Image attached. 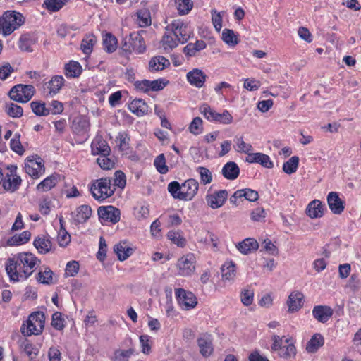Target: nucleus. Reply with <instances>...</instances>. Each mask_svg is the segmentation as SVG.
Here are the masks:
<instances>
[{
	"mask_svg": "<svg viewBox=\"0 0 361 361\" xmlns=\"http://www.w3.org/2000/svg\"><path fill=\"white\" fill-rule=\"evenodd\" d=\"M40 264L31 252H20L6 260L5 269L11 281L25 280L35 271Z\"/></svg>",
	"mask_w": 361,
	"mask_h": 361,
	"instance_id": "f257e3e1",
	"label": "nucleus"
},
{
	"mask_svg": "<svg viewBox=\"0 0 361 361\" xmlns=\"http://www.w3.org/2000/svg\"><path fill=\"white\" fill-rule=\"evenodd\" d=\"M114 190L111 180L109 178H102L94 180L90 188L92 196L99 201H103L112 196Z\"/></svg>",
	"mask_w": 361,
	"mask_h": 361,
	"instance_id": "f03ea898",
	"label": "nucleus"
},
{
	"mask_svg": "<svg viewBox=\"0 0 361 361\" xmlns=\"http://www.w3.org/2000/svg\"><path fill=\"white\" fill-rule=\"evenodd\" d=\"M45 315L42 312H36L31 314L27 321V327L25 324L21 326V332L24 336H31L32 334H40L44 327Z\"/></svg>",
	"mask_w": 361,
	"mask_h": 361,
	"instance_id": "7ed1b4c3",
	"label": "nucleus"
},
{
	"mask_svg": "<svg viewBox=\"0 0 361 361\" xmlns=\"http://www.w3.org/2000/svg\"><path fill=\"white\" fill-rule=\"evenodd\" d=\"M3 35L7 36L20 27L25 22L23 16L15 11H8L1 16Z\"/></svg>",
	"mask_w": 361,
	"mask_h": 361,
	"instance_id": "20e7f679",
	"label": "nucleus"
},
{
	"mask_svg": "<svg viewBox=\"0 0 361 361\" xmlns=\"http://www.w3.org/2000/svg\"><path fill=\"white\" fill-rule=\"evenodd\" d=\"M166 32H171L178 38L180 43L184 44L192 37L193 32L191 27L180 20H174L166 27Z\"/></svg>",
	"mask_w": 361,
	"mask_h": 361,
	"instance_id": "39448f33",
	"label": "nucleus"
},
{
	"mask_svg": "<svg viewBox=\"0 0 361 361\" xmlns=\"http://www.w3.org/2000/svg\"><path fill=\"white\" fill-rule=\"evenodd\" d=\"M35 93V87L31 85L18 84L9 91L8 95L12 100L26 103L31 99Z\"/></svg>",
	"mask_w": 361,
	"mask_h": 361,
	"instance_id": "423d86ee",
	"label": "nucleus"
},
{
	"mask_svg": "<svg viewBox=\"0 0 361 361\" xmlns=\"http://www.w3.org/2000/svg\"><path fill=\"white\" fill-rule=\"evenodd\" d=\"M175 294L178 304L185 310L194 308L197 304V298L190 291H186L183 288H177L175 290Z\"/></svg>",
	"mask_w": 361,
	"mask_h": 361,
	"instance_id": "0eeeda50",
	"label": "nucleus"
},
{
	"mask_svg": "<svg viewBox=\"0 0 361 361\" xmlns=\"http://www.w3.org/2000/svg\"><path fill=\"white\" fill-rule=\"evenodd\" d=\"M195 257L192 253L181 257L177 262L178 274L183 276L191 275L195 269Z\"/></svg>",
	"mask_w": 361,
	"mask_h": 361,
	"instance_id": "6e6552de",
	"label": "nucleus"
},
{
	"mask_svg": "<svg viewBox=\"0 0 361 361\" xmlns=\"http://www.w3.org/2000/svg\"><path fill=\"white\" fill-rule=\"evenodd\" d=\"M228 191L220 190L213 193L207 194L205 197L207 204L212 209H218L224 205L228 198Z\"/></svg>",
	"mask_w": 361,
	"mask_h": 361,
	"instance_id": "1a4fd4ad",
	"label": "nucleus"
},
{
	"mask_svg": "<svg viewBox=\"0 0 361 361\" xmlns=\"http://www.w3.org/2000/svg\"><path fill=\"white\" fill-rule=\"evenodd\" d=\"M99 217L104 221L116 224L120 221V210L111 205L99 207L98 209Z\"/></svg>",
	"mask_w": 361,
	"mask_h": 361,
	"instance_id": "9d476101",
	"label": "nucleus"
},
{
	"mask_svg": "<svg viewBox=\"0 0 361 361\" xmlns=\"http://www.w3.org/2000/svg\"><path fill=\"white\" fill-rule=\"evenodd\" d=\"M134 85L137 90L147 92L149 91L161 90L166 87V82H164L162 79L154 80H143L136 81Z\"/></svg>",
	"mask_w": 361,
	"mask_h": 361,
	"instance_id": "9b49d317",
	"label": "nucleus"
},
{
	"mask_svg": "<svg viewBox=\"0 0 361 361\" xmlns=\"http://www.w3.org/2000/svg\"><path fill=\"white\" fill-rule=\"evenodd\" d=\"M199 183L194 178H189L182 183V198L184 201L192 200L197 194Z\"/></svg>",
	"mask_w": 361,
	"mask_h": 361,
	"instance_id": "f8f14e48",
	"label": "nucleus"
},
{
	"mask_svg": "<svg viewBox=\"0 0 361 361\" xmlns=\"http://www.w3.org/2000/svg\"><path fill=\"white\" fill-rule=\"evenodd\" d=\"M16 167L11 166L10 169L11 174L7 173L5 178L3 177V187L6 190L14 191L18 188L21 183V178L16 174Z\"/></svg>",
	"mask_w": 361,
	"mask_h": 361,
	"instance_id": "ddd939ff",
	"label": "nucleus"
},
{
	"mask_svg": "<svg viewBox=\"0 0 361 361\" xmlns=\"http://www.w3.org/2000/svg\"><path fill=\"white\" fill-rule=\"evenodd\" d=\"M327 202L329 209L335 214H341L345 209V201L339 197L336 192H331L328 194Z\"/></svg>",
	"mask_w": 361,
	"mask_h": 361,
	"instance_id": "4468645a",
	"label": "nucleus"
},
{
	"mask_svg": "<svg viewBox=\"0 0 361 361\" xmlns=\"http://www.w3.org/2000/svg\"><path fill=\"white\" fill-rule=\"evenodd\" d=\"M188 82L197 88H201L204 85L207 75L199 68H193L186 75Z\"/></svg>",
	"mask_w": 361,
	"mask_h": 361,
	"instance_id": "2eb2a0df",
	"label": "nucleus"
},
{
	"mask_svg": "<svg viewBox=\"0 0 361 361\" xmlns=\"http://www.w3.org/2000/svg\"><path fill=\"white\" fill-rule=\"evenodd\" d=\"M26 173L33 178H37L44 172V169L41 160L27 159L25 163Z\"/></svg>",
	"mask_w": 361,
	"mask_h": 361,
	"instance_id": "dca6fc26",
	"label": "nucleus"
},
{
	"mask_svg": "<svg viewBox=\"0 0 361 361\" xmlns=\"http://www.w3.org/2000/svg\"><path fill=\"white\" fill-rule=\"evenodd\" d=\"M333 310L327 305H316L312 310L314 318L321 323H326L333 315Z\"/></svg>",
	"mask_w": 361,
	"mask_h": 361,
	"instance_id": "f3484780",
	"label": "nucleus"
},
{
	"mask_svg": "<svg viewBox=\"0 0 361 361\" xmlns=\"http://www.w3.org/2000/svg\"><path fill=\"white\" fill-rule=\"evenodd\" d=\"M90 126L89 120L87 118L79 116L74 119L72 128L76 134L87 137L90 130Z\"/></svg>",
	"mask_w": 361,
	"mask_h": 361,
	"instance_id": "a211bd4d",
	"label": "nucleus"
},
{
	"mask_svg": "<svg viewBox=\"0 0 361 361\" xmlns=\"http://www.w3.org/2000/svg\"><path fill=\"white\" fill-rule=\"evenodd\" d=\"M246 161L248 163H257L262 166L271 169L274 166L273 162L269 157L261 152L252 153L246 157Z\"/></svg>",
	"mask_w": 361,
	"mask_h": 361,
	"instance_id": "6ab92c4d",
	"label": "nucleus"
},
{
	"mask_svg": "<svg viewBox=\"0 0 361 361\" xmlns=\"http://www.w3.org/2000/svg\"><path fill=\"white\" fill-rule=\"evenodd\" d=\"M306 214L311 219L320 218L324 215V206L319 200L310 202L307 208Z\"/></svg>",
	"mask_w": 361,
	"mask_h": 361,
	"instance_id": "aec40b11",
	"label": "nucleus"
},
{
	"mask_svg": "<svg viewBox=\"0 0 361 361\" xmlns=\"http://www.w3.org/2000/svg\"><path fill=\"white\" fill-rule=\"evenodd\" d=\"M91 147L94 154L109 155L111 152L107 142L102 137H97L93 140Z\"/></svg>",
	"mask_w": 361,
	"mask_h": 361,
	"instance_id": "412c9836",
	"label": "nucleus"
},
{
	"mask_svg": "<svg viewBox=\"0 0 361 361\" xmlns=\"http://www.w3.org/2000/svg\"><path fill=\"white\" fill-rule=\"evenodd\" d=\"M197 341L201 355L205 357L210 356L213 352L211 336L209 335H204L199 338Z\"/></svg>",
	"mask_w": 361,
	"mask_h": 361,
	"instance_id": "4be33fe9",
	"label": "nucleus"
},
{
	"mask_svg": "<svg viewBox=\"0 0 361 361\" xmlns=\"http://www.w3.org/2000/svg\"><path fill=\"white\" fill-rule=\"evenodd\" d=\"M303 297V294L301 292H292L287 301L288 311L292 312L298 311L302 306Z\"/></svg>",
	"mask_w": 361,
	"mask_h": 361,
	"instance_id": "5701e85b",
	"label": "nucleus"
},
{
	"mask_svg": "<svg viewBox=\"0 0 361 361\" xmlns=\"http://www.w3.org/2000/svg\"><path fill=\"white\" fill-rule=\"evenodd\" d=\"M207 47V44L203 40H197L195 43H188L183 48V53L188 57H193L197 56V54L204 49Z\"/></svg>",
	"mask_w": 361,
	"mask_h": 361,
	"instance_id": "b1692460",
	"label": "nucleus"
},
{
	"mask_svg": "<svg viewBox=\"0 0 361 361\" xmlns=\"http://www.w3.org/2000/svg\"><path fill=\"white\" fill-rule=\"evenodd\" d=\"M259 247L257 241L252 238H248L239 243L237 245L238 250L243 255H248L256 251Z\"/></svg>",
	"mask_w": 361,
	"mask_h": 361,
	"instance_id": "393cba45",
	"label": "nucleus"
},
{
	"mask_svg": "<svg viewBox=\"0 0 361 361\" xmlns=\"http://www.w3.org/2000/svg\"><path fill=\"white\" fill-rule=\"evenodd\" d=\"M130 43L133 51L142 54L146 50L144 38L138 32L130 33Z\"/></svg>",
	"mask_w": 361,
	"mask_h": 361,
	"instance_id": "a878e982",
	"label": "nucleus"
},
{
	"mask_svg": "<svg viewBox=\"0 0 361 361\" xmlns=\"http://www.w3.org/2000/svg\"><path fill=\"white\" fill-rule=\"evenodd\" d=\"M92 209L88 205L78 207L73 214L74 221L78 224L85 223L91 216Z\"/></svg>",
	"mask_w": 361,
	"mask_h": 361,
	"instance_id": "bb28decb",
	"label": "nucleus"
},
{
	"mask_svg": "<svg viewBox=\"0 0 361 361\" xmlns=\"http://www.w3.org/2000/svg\"><path fill=\"white\" fill-rule=\"evenodd\" d=\"M324 344V338L319 333L314 334L306 345V350L310 353H316Z\"/></svg>",
	"mask_w": 361,
	"mask_h": 361,
	"instance_id": "cd10ccee",
	"label": "nucleus"
},
{
	"mask_svg": "<svg viewBox=\"0 0 361 361\" xmlns=\"http://www.w3.org/2000/svg\"><path fill=\"white\" fill-rule=\"evenodd\" d=\"M129 110L138 116L147 114L148 105L142 99H134L128 105Z\"/></svg>",
	"mask_w": 361,
	"mask_h": 361,
	"instance_id": "c85d7f7f",
	"label": "nucleus"
},
{
	"mask_svg": "<svg viewBox=\"0 0 361 361\" xmlns=\"http://www.w3.org/2000/svg\"><path fill=\"white\" fill-rule=\"evenodd\" d=\"M240 173V169L236 163L229 161L226 163L222 169L223 176L228 180L235 179Z\"/></svg>",
	"mask_w": 361,
	"mask_h": 361,
	"instance_id": "c756f323",
	"label": "nucleus"
},
{
	"mask_svg": "<svg viewBox=\"0 0 361 361\" xmlns=\"http://www.w3.org/2000/svg\"><path fill=\"white\" fill-rule=\"evenodd\" d=\"M170 65L169 61L164 56H157L151 59L149 63L150 71H159Z\"/></svg>",
	"mask_w": 361,
	"mask_h": 361,
	"instance_id": "7c9ffc66",
	"label": "nucleus"
},
{
	"mask_svg": "<svg viewBox=\"0 0 361 361\" xmlns=\"http://www.w3.org/2000/svg\"><path fill=\"white\" fill-rule=\"evenodd\" d=\"M180 43L178 38L175 37L171 32L165 33L161 40L162 47L165 51H171L176 48Z\"/></svg>",
	"mask_w": 361,
	"mask_h": 361,
	"instance_id": "2f4dec72",
	"label": "nucleus"
},
{
	"mask_svg": "<svg viewBox=\"0 0 361 361\" xmlns=\"http://www.w3.org/2000/svg\"><path fill=\"white\" fill-rule=\"evenodd\" d=\"M285 342L287 345H283L276 353L278 355L284 359L293 358L296 355V348L293 343H288L289 339L286 338Z\"/></svg>",
	"mask_w": 361,
	"mask_h": 361,
	"instance_id": "473e14b6",
	"label": "nucleus"
},
{
	"mask_svg": "<svg viewBox=\"0 0 361 361\" xmlns=\"http://www.w3.org/2000/svg\"><path fill=\"white\" fill-rule=\"evenodd\" d=\"M33 245L41 254H46L51 249V241L44 236H38L33 242Z\"/></svg>",
	"mask_w": 361,
	"mask_h": 361,
	"instance_id": "72a5a7b5",
	"label": "nucleus"
},
{
	"mask_svg": "<svg viewBox=\"0 0 361 361\" xmlns=\"http://www.w3.org/2000/svg\"><path fill=\"white\" fill-rule=\"evenodd\" d=\"M114 252L120 261H124L133 254V249L123 242L114 246Z\"/></svg>",
	"mask_w": 361,
	"mask_h": 361,
	"instance_id": "f704fd0d",
	"label": "nucleus"
},
{
	"mask_svg": "<svg viewBox=\"0 0 361 361\" xmlns=\"http://www.w3.org/2000/svg\"><path fill=\"white\" fill-rule=\"evenodd\" d=\"M234 148L238 152L246 154L247 156L252 154L251 152L253 150L252 145L245 142L243 136L236 135L234 138Z\"/></svg>",
	"mask_w": 361,
	"mask_h": 361,
	"instance_id": "c9c22d12",
	"label": "nucleus"
},
{
	"mask_svg": "<svg viewBox=\"0 0 361 361\" xmlns=\"http://www.w3.org/2000/svg\"><path fill=\"white\" fill-rule=\"evenodd\" d=\"M82 73L80 64L74 61H71L65 66V75L69 78H77Z\"/></svg>",
	"mask_w": 361,
	"mask_h": 361,
	"instance_id": "e433bc0d",
	"label": "nucleus"
},
{
	"mask_svg": "<svg viewBox=\"0 0 361 361\" xmlns=\"http://www.w3.org/2000/svg\"><path fill=\"white\" fill-rule=\"evenodd\" d=\"M224 280H233L235 276V264L233 262H226L221 267Z\"/></svg>",
	"mask_w": 361,
	"mask_h": 361,
	"instance_id": "4c0bfd02",
	"label": "nucleus"
},
{
	"mask_svg": "<svg viewBox=\"0 0 361 361\" xmlns=\"http://www.w3.org/2000/svg\"><path fill=\"white\" fill-rule=\"evenodd\" d=\"M53 276V271L49 267H45L44 270L41 269L38 272L37 280L41 283L50 285L54 283Z\"/></svg>",
	"mask_w": 361,
	"mask_h": 361,
	"instance_id": "58836bf2",
	"label": "nucleus"
},
{
	"mask_svg": "<svg viewBox=\"0 0 361 361\" xmlns=\"http://www.w3.org/2000/svg\"><path fill=\"white\" fill-rule=\"evenodd\" d=\"M64 84V79L61 75H55L49 82V93L56 94L59 92Z\"/></svg>",
	"mask_w": 361,
	"mask_h": 361,
	"instance_id": "ea45409f",
	"label": "nucleus"
},
{
	"mask_svg": "<svg viewBox=\"0 0 361 361\" xmlns=\"http://www.w3.org/2000/svg\"><path fill=\"white\" fill-rule=\"evenodd\" d=\"M57 181L58 178L56 176H51L43 180L42 182H40L37 185V188L39 191H48L56 185Z\"/></svg>",
	"mask_w": 361,
	"mask_h": 361,
	"instance_id": "a19ab883",
	"label": "nucleus"
},
{
	"mask_svg": "<svg viewBox=\"0 0 361 361\" xmlns=\"http://www.w3.org/2000/svg\"><path fill=\"white\" fill-rule=\"evenodd\" d=\"M95 42L96 37L93 35H86L81 42L82 52L86 55H89L92 52Z\"/></svg>",
	"mask_w": 361,
	"mask_h": 361,
	"instance_id": "79ce46f5",
	"label": "nucleus"
},
{
	"mask_svg": "<svg viewBox=\"0 0 361 361\" xmlns=\"http://www.w3.org/2000/svg\"><path fill=\"white\" fill-rule=\"evenodd\" d=\"M104 49L109 53H112L117 48V39L111 34L108 33L105 35L103 40Z\"/></svg>",
	"mask_w": 361,
	"mask_h": 361,
	"instance_id": "37998d69",
	"label": "nucleus"
},
{
	"mask_svg": "<svg viewBox=\"0 0 361 361\" xmlns=\"http://www.w3.org/2000/svg\"><path fill=\"white\" fill-rule=\"evenodd\" d=\"M298 164V157L293 156L283 164V170L287 174H292L297 171Z\"/></svg>",
	"mask_w": 361,
	"mask_h": 361,
	"instance_id": "c03bdc74",
	"label": "nucleus"
},
{
	"mask_svg": "<svg viewBox=\"0 0 361 361\" xmlns=\"http://www.w3.org/2000/svg\"><path fill=\"white\" fill-rule=\"evenodd\" d=\"M168 191L174 199L183 200L182 185L178 181H172L168 185Z\"/></svg>",
	"mask_w": 361,
	"mask_h": 361,
	"instance_id": "a18cd8bd",
	"label": "nucleus"
},
{
	"mask_svg": "<svg viewBox=\"0 0 361 361\" xmlns=\"http://www.w3.org/2000/svg\"><path fill=\"white\" fill-rule=\"evenodd\" d=\"M167 238L178 247H183L185 245L186 240L180 231H170L167 233Z\"/></svg>",
	"mask_w": 361,
	"mask_h": 361,
	"instance_id": "49530a36",
	"label": "nucleus"
},
{
	"mask_svg": "<svg viewBox=\"0 0 361 361\" xmlns=\"http://www.w3.org/2000/svg\"><path fill=\"white\" fill-rule=\"evenodd\" d=\"M30 232L25 231L18 235L13 236L10 240H8V243L10 245H18L20 244H24L30 239Z\"/></svg>",
	"mask_w": 361,
	"mask_h": 361,
	"instance_id": "de8ad7c7",
	"label": "nucleus"
},
{
	"mask_svg": "<svg viewBox=\"0 0 361 361\" xmlns=\"http://www.w3.org/2000/svg\"><path fill=\"white\" fill-rule=\"evenodd\" d=\"M137 20L140 27H146L151 23V16L149 10L144 8L136 13Z\"/></svg>",
	"mask_w": 361,
	"mask_h": 361,
	"instance_id": "09e8293b",
	"label": "nucleus"
},
{
	"mask_svg": "<svg viewBox=\"0 0 361 361\" xmlns=\"http://www.w3.org/2000/svg\"><path fill=\"white\" fill-rule=\"evenodd\" d=\"M30 106L33 113L37 116H47L50 114L49 108L46 107L44 102H32Z\"/></svg>",
	"mask_w": 361,
	"mask_h": 361,
	"instance_id": "8fccbe9b",
	"label": "nucleus"
},
{
	"mask_svg": "<svg viewBox=\"0 0 361 361\" xmlns=\"http://www.w3.org/2000/svg\"><path fill=\"white\" fill-rule=\"evenodd\" d=\"M222 39L230 46H235L238 44V37L232 30L224 29L222 32Z\"/></svg>",
	"mask_w": 361,
	"mask_h": 361,
	"instance_id": "3c124183",
	"label": "nucleus"
},
{
	"mask_svg": "<svg viewBox=\"0 0 361 361\" xmlns=\"http://www.w3.org/2000/svg\"><path fill=\"white\" fill-rule=\"evenodd\" d=\"M197 171L200 174V183L203 185L209 184L212 181V172L206 167L198 166Z\"/></svg>",
	"mask_w": 361,
	"mask_h": 361,
	"instance_id": "603ef678",
	"label": "nucleus"
},
{
	"mask_svg": "<svg viewBox=\"0 0 361 361\" xmlns=\"http://www.w3.org/2000/svg\"><path fill=\"white\" fill-rule=\"evenodd\" d=\"M5 111L8 116L13 118H19L22 116L23 113V108L13 103L7 104Z\"/></svg>",
	"mask_w": 361,
	"mask_h": 361,
	"instance_id": "864d4df0",
	"label": "nucleus"
},
{
	"mask_svg": "<svg viewBox=\"0 0 361 361\" xmlns=\"http://www.w3.org/2000/svg\"><path fill=\"white\" fill-rule=\"evenodd\" d=\"M174 6L180 15H185L193 7V1H174Z\"/></svg>",
	"mask_w": 361,
	"mask_h": 361,
	"instance_id": "5fc2aeb1",
	"label": "nucleus"
},
{
	"mask_svg": "<svg viewBox=\"0 0 361 361\" xmlns=\"http://www.w3.org/2000/svg\"><path fill=\"white\" fill-rule=\"evenodd\" d=\"M157 171L162 174H165L169 171L168 166L166 164V159L164 154H159L154 161Z\"/></svg>",
	"mask_w": 361,
	"mask_h": 361,
	"instance_id": "6e6d98bb",
	"label": "nucleus"
},
{
	"mask_svg": "<svg viewBox=\"0 0 361 361\" xmlns=\"http://www.w3.org/2000/svg\"><path fill=\"white\" fill-rule=\"evenodd\" d=\"M200 111L205 118L210 121H215L217 112L212 109L208 104H204L200 107Z\"/></svg>",
	"mask_w": 361,
	"mask_h": 361,
	"instance_id": "4d7b16f0",
	"label": "nucleus"
},
{
	"mask_svg": "<svg viewBox=\"0 0 361 361\" xmlns=\"http://www.w3.org/2000/svg\"><path fill=\"white\" fill-rule=\"evenodd\" d=\"M20 348L31 359L33 358L32 355H34V357H36L38 354V350L27 340H24L21 342Z\"/></svg>",
	"mask_w": 361,
	"mask_h": 361,
	"instance_id": "13d9d810",
	"label": "nucleus"
},
{
	"mask_svg": "<svg viewBox=\"0 0 361 361\" xmlns=\"http://www.w3.org/2000/svg\"><path fill=\"white\" fill-rule=\"evenodd\" d=\"M11 149L17 154L22 155L24 152L23 147L20 141V135L16 133L10 142Z\"/></svg>",
	"mask_w": 361,
	"mask_h": 361,
	"instance_id": "bf43d9fd",
	"label": "nucleus"
},
{
	"mask_svg": "<svg viewBox=\"0 0 361 361\" xmlns=\"http://www.w3.org/2000/svg\"><path fill=\"white\" fill-rule=\"evenodd\" d=\"M134 350L130 348L127 350H117L114 353V361H128L130 357L133 354Z\"/></svg>",
	"mask_w": 361,
	"mask_h": 361,
	"instance_id": "052dcab7",
	"label": "nucleus"
},
{
	"mask_svg": "<svg viewBox=\"0 0 361 361\" xmlns=\"http://www.w3.org/2000/svg\"><path fill=\"white\" fill-rule=\"evenodd\" d=\"M130 138L125 133H120L116 137L117 145L121 151H126L128 149Z\"/></svg>",
	"mask_w": 361,
	"mask_h": 361,
	"instance_id": "680f3d73",
	"label": "nucleus"
},
{
	"mask_svg": "<svg viewBox=\"0 0 361 361\" xmlns=\"http://www.w3.org/2000/svg\"><path fill=\"white\" fill-rule=\"evenodd\" d=\"M189 130L194 135H198L202 130V120L200 117H195L189 126Z\"/></svg>",
	"mask_w": 361,
	"mask_h": 361,
	"instance_id": "e2e57ef3",
	"label": "nucleus"
},
{
	"mask_svg": "<svg viewBox=\"0 0 361 361\" xmlns=\"http://www.w3.org/2000/svg\"><path fill=\"white\" fill-rule=\"evenodd\" d=\"M107 156L108 155H100V157L97 159V164L104 170L111 169L114 166V162L111 159L108 158Z\"/></svg>",
	"mask_w": 361,
	"mask_h": 361,
	"instance_id": "0e129e2a",
	"label": "nucleus"
},
{
	"mask_svg": "<svg viewBox=\"0 0 361 361\" xmlns=\"http://www.w3.org/2000/svg\"><path fill=\"white\" fill-rule=\"evenodd\" d=\"M52 326L57 330L63 329L64 325V319L62 318V314L59 312H56L52 315V321H51Z\"/></svg>",
	"mask_w": 361,
	"mask_h": 361,
	"instance_id": "69168bd1",
	"label": "nucleus"
},
{
	"mask_svg": "<svg viewBox=\"0 0 361 361\" xmlns=\"http://www.w3.org/2000/svg\"><path fill=\"white\" fill-rule=\"evenodd\" d=\"M239 191L241 192V197H245L248 201L255 202L259 199V194L256 190L245 188L240 189Z\"/></svg>",
	"mask_w": 361,
	"mask_h": 361,
	"instance_id": "338daca9",
	"label": "nucleus"
},
{
	"mask_svg": "<svg viewBox=\"0 0 361 361\" xmlns=\"http://www.w3.org/2000/svg\"><path fill=\"white\" fill-rule=\"evenodd\" d=\"M32 44V40L26 35L21 36V37L19 39V48L24 51H32V49H31V46Z\"/></svg>",
	"mask_w": 361,
	"mask_h": 361,
	"instance_id": "774afa93",
	"label": "nucleus"
}]
</instances>
